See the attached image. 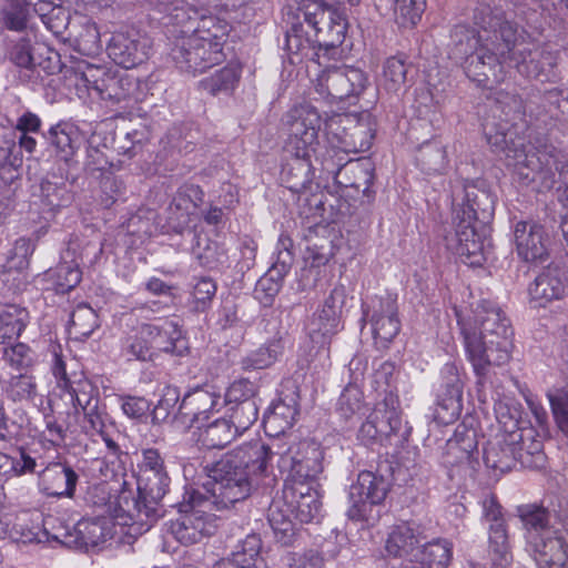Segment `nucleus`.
Segmentation results:
<instances>
[{"label":"nucleus","mask_w":568,"mask_h":568,"mask_svg":"<svg viewBox=\"0 0 568 568\" xmlns=\"http://www.w3.org/2000/svg\"><path fill=\"white\" fill-rule=\"evenodd\" d=\"M474 22L481 31L465 24L456 26L450 33V54L466 59L465 73L478 87L494 89L505 80V54L514 50L518 38L517 24L506 18L503 9L479 4Z\"/></svg>","instance_id":"obj_1"},{"label":"nucleus","mask_w":568,"mask_h":568,"mask_svg":"<svg viewBox=\"0 0 568 568\" xmlns=\"http://www.w3.org/2000/svg\"><path fill=\"white\" fill-rule=\"evenodd\" d=\"M468 361L476 376L478 396L491 384L493 368L510 359L513 329L504 312L491 302H483L474 316L455 310Z\"/></svg>","instance_id":"obj_2"},{"label":"nucleus","mask_w":568,"mask_h":568,"mask_svg":"<svg viewBox=\"0 0 568 568\" xmlns=\"http://www.w3.org/2000/svg\"><path fill=\"white\" fill-rule=\"evenodd\" d=\"M170 477L160 452L155 448L142 450L139 465L138 495L123 491L115 506L118 524L128 526V534L141 536L150 530L160 517L159 504L169 490Z\"/></svg>","instance_id":"obj_3"},{"label":"nucleus","mask_w":568,"mask_h":568,"mask_svg":"<svg viewBox=\"0 0 568 568\" xmlns=\"http://www.w3.org/2000/svg\"><path fill=\"white\" fill-rule=\"evenodd\" d=\"M526 550L538 568H568V540L550 525V511L536 504L518 507Z\"/></svg>","instance_id":"obj_4"},{"label":"nucleus","mask_w":568,"mask_h":568,"mask_svg":"<svg viewBox=\"0 0 568 568\" xmlns=\"http://www.w3.org/2000/svg\"><path fill=\"white\" fill-rule=\"evenodd\" d=\"M255 457L254 453L225 454L210 469L209 476L211 481L204 487L206 494H202V504L205 508H214L216 510H227L235 504L245 500L253 489L263 486V480L258 479H230L225 478L231 474V469L236 468V464L241 465L244 458Z\"/></svg>","instance_id":"obj_5"},{"label":"nucleus","mask_w":568,"mask_h":568,"mask_svg":"<svg viewBox=\"0 0 568 568\" xmlns=\"http://www.w3.org/2000/svg\"><path fill=\"white\" fill-rule=\"evenodd\" d=\"M180 332L172 321L163 320L160 323H143L133 328L121 341V354L128 361L152 362L161 353L181 356L182 349Z\"/></svg>","instance_id":"obj_6"},{"label":"nucleus","mask_w":568,"mask_h":568,"mask_svg":"<svg viewBox=\"0 0 568 568\" xmlns=\"http://www.w3.org/2000/svg\"><path fill=\"white\" fill-rule=\"evenodd\" d=\"M267 446L271 459L277 456L278 468L288 473L286 483H314L323 471L324 452L314 440H302L287 447L280 440H273Z\"/></svg>","instance_id":"obj_7"},{"label":"nucleus","mask_w":568,"mask_h":568,"mask_svg":"<svg viewBox=\"0 0 568 568\" xmlns=\"http://www.w3.org/2000/svg\"><path fill=\"white\" fill-rule=\"evenodd\" d=\"M321 122L322 118L317 109L308 103L290 109L282 119L287 135L285 152L311 155L318 144Z\"/></svg>","instance_id":"obj_8"},{"label":"nucleus","mask_w":568,"mask_h":568,"mask_svg":"<svg viewBox=\"0 0 568 568\" xmlns=\"http://www.w3.org/2000/svg\"><path fill=\"white\" fill-rule=\"evenodd\" d=\"M347 300V290L344 284L337 283L324 297L313 314L308 335L313 344L318 346V351L328 355L332 337L342 328V318Z\"/></svg>","instance_id":"obj_9"},{"label":"nucleus","mask_w":568,"mask_h":568,"mask_svg":"<svg viewBox=\"0 0 568 568\" xmlns=\"http://www.w3.org/2000/svg\"><path fill=\"white\" fill-rule=\"evenodd\" d=\"M305 22L315 32L318 50L327 54L345 39L346 22L338 11L322 0H306L302 7Z\"/></svg>","instance_id":"obj_10"},{"label":"nucleus","mask_w":568,"mask_h":568,"mask_svg":"<svg viewBox=\"0 0 568 568\" xmlns=\"http://www.w3.org/2000/svg\"><path fill=\"white\" fill-rule=\"evenodd\" d=\"M345 153H359L371 149L375 138V122L371 113L335 114L326 122Z\"/></svg>","instance_id":"obj_11"},{"label":"nucleus","mask_w":568,"mask_h":568,"mask_svg":"<svg viewBox=\"0 0 568 568\" xmlns=\"http://www.w3.org/2000/svg\"><path fill=\"white\" fill-rule=\"evenodd\" d=\"M202 493L193 491L190 495L191 508L185 510L170 524V532L176 541L184 546L200 542L202 539L215 534L217 518L209 513L213 508H205L202 504Z\"/></svg>","instance_id":"obj_12"},{"label":"nucleus","mask_w":568,"mask_h":568,"mask_svg":"<svg viewBox=\"0 0 568 568\" xmlns=\"http://www.w3.org/2000/svg\"><path fill=\"white\" fill-rule=\"evenodd\" d=\"M364 71L354 67H334L323 70L315 82V93L333 103L357 98L367 87Z\"/></svg>","instance_id":"obj_13"},{"label":"nucleus","mask_w":568,"mask_h":568,"mask_svg":"<svg viewBox=\"0 0 568 568\" xmlns=\"http://www.w3.org/2000/svg\"><path fill=\"white\" fill-rule=\"evenodd\" d=\"M557 51L546 48L527 50L526 48H520L516 41L514 50L505 54L503 67L505 71L506 67L515 68L525 78L545 83L557 80Z\"/></svg>","instance_id":"obj_14"},{"label":"nucleus","mask_w":568,"mask_h":568,"mask_svg":"<svg viewBox=\"0 0 568 568\" xmlns=\"http://www.w3.org/2000/svg\"><path fill=\"white\" fill-rule=\"evenodd\" d=\"M115 508L112 511L113 524L109 518L82 519L72 529H63L61 532L52 535V538L68 548L90 549L99 547L113 536V528L119 526L122 534L136 538L128 534L129 527L116 523L114 518Z\"/></svg>","instance_id":"obj_15"},{"label":"nucleus","mask_w":568,"mask_h":568,"mask_svg":"<svg viewBox=\"0 0 568 568\" xmlns=\"http://www.w3.org/2000/svg\"><path fill=\"white\" fill-rule=\"evenodd\" d=\"M389 487L384 476L368 470L361 471L356 483L349 487L348 518L356 521L368 520L373 506L384 501Z\"/></svg>","instance_id":"obj_16"},{"label":"nucleus","mask_w":568,"mask_h":568,"mask_svg":"<svg viewBox=\"0 0 568 568\" xmlns=\"http://www.w3.org/2000/svg\"><path fill=\"white\" fill-rule=\"evenodd\" d=\"M363 314L371 324L375 345L387 348L400 331L396 297L389 294L375 296L366 306L363 305Z\"/></svg>","instance_id":"obj_17"},{"label":"nucleus","mask_w":568,"mask_h":568,"mask_svg":"<svg viewBox=\"0 0 568 568\" xmlns=\"http://www.w3.org/2000/svg\"><path fill=\"white\" fill-rule=\"evenodd\" d=\"M454 201V223L463 220L464 224H471L479 230L484 226L489 227L494 217L495 200L488 191L475 184H467L462 195H457Z\"/></svg>","instance_id":"obj_18"},{"label":"nucleus","mask_w":568,"mask_h":568,"mask_svg":"<svg viewBox=\"0 0 568 568\" xmlns=\"http://www.w3.org/2000/svg\"><path fill=\"white\" fill-rule=\"evenodd\" d=\"M323 168L328 173L334 174L335 182L345 189H352L355 192H362V204L371 205L375 200L376 192L372 189L375 174L374 166L368 160H348L343 164L329 166V160L323 161Z\"/></svg>","instance_id":"obj_19"},{"label":"nucleus","mask_w":568,"mask_h":568,"mask_svg":"<svg viewBox=\"0 0 568 568\" xmlns=\"http://www.w3.org/2000/svg\"><path fill=\"white\" fill-rule=\"evenodd\" d=\"M254 453L255 457L244 458L243 463L236 464V468L231 469L227 474L230 479H258L263 480V486L270 487L275 483V476L272 473L271 450L262 440L256 439L236 446L227 454Z\"/></svg>","instance_id":"obj_20"},{"label":"nucleus","mask_w":568,"mask_h":568,"mask_svg":"<svg viewBox=\"0 0 568 568\" xmlns=\"http://www.w3.org/2000/svg\"><path fill=\"white\" fill-rule=\"evenodd\" d=\"M150 40L131 29L116 31L108 43L109 57L124 69H132L148 59Z\"/></svg>","instance_id":"obj_21"},{"label":"nucleus","mask_w":568,"mask_h":568,"mask_svg":"<svg viewBox=\"0 0 568 568\" xmlns=\"http://www.w3.org/2000/svg\"><path fill=\"white\" fill-rule=\"evenodd\" d=\"M518 256L525 262L542 263L548 257L549 237L545 227L535 221H519L514 227Z\"/></svg>","instance_id":"obj_22"},{"label":"nucleus","mask_w":568,"mask_h":568,"mask_svg":"<svg viewBox=\"0 0 568 568\" xmlns=\"http://www.w3.org/2000/svg\"><path fill=\"white\" fill-rule=\"evenodd\" d=\"M444 385L437 396L435 419L444 425L454 423L460 415L463 404V383L455 364L448 363L443 368Z\"/></svg>","instance_id":"obj_23"},{"label":"nucleus","mask_w":568,"mask_h":568,"mask_svg":"<svg viewBox=\"0 0 568 568\" xmlns=\"http://www.w3.org/2000/svg\"><path fill=\"white\" fill-rule=\"evenodd\" d=\"M523 432L516 429L496 435L484 448V462L488 468L506 473L519 464L518 445Z\"/></svg>","instance_id":"obj_24"},{"label":"nucleus","mask_w":568,"mask_h":568,"mask_svg":"<svg viewBox=\"0 0 568 568\" xmlns=\"http://www.w3.org/2000/svg\"><path fill=\"white\" fill-rule=\"evenodd\" d=\"M204 192L195 184H186L179 189L166 209L165 226L169 231L183 234L190 230L191 209L203 202Z\"/></svg>","instance_id":"obj_25"},{"label":"nucleus","mask_w":568,"mask_h":568,"mask_svg":"<svg viewBox=\"0 0 568 568\" xmlns=\"http://www.w3.org/2000/svg\"><path fill=\"white\" fill-rule=\"evenodd\" d=\"M314 483H286L283 489V499L290 511L301 523H310L318 513L321 503Z\"/></svg>","instance_id":"obj_26"},{"label":"nucleus","mask_w":568,"mask_h":568,"mask_svg":"<svg viewBox=\"0 0 568 568\" xmlns=\"http://www.w3.org/2000/svg\"><path fill=\"white\" fill-rule=\"evenodd\" d=\"M79 476L68 464L51 463L39 473V487L47 496L73 497Z\"/></svg>","instance_id":"obj_27"},{"label":"nucleus","mask_w":568,"mask_h":568,"mask_svg":"<svg viewBox=\"0 0 568 568\" xmlns=\"http://www.w3.org/2000/svg\"><path fill=\"white\" fill-rule=\"evenodd\" d=\"M456 236V254L460 256L465 264L470 266H480L484 261V241L488 234L489 227H479L471 224H464V221L454 223Z\"/></svg>","instance_id":"obj_28"},{"label":"nucleus","mask_w":568,"mask_h":568,"mask_svg":"<svg viewBox=\"0 0 568 568\" xmlns=\"http://www.w3.org/2000/svg\"><path fill=\"white\" fill-rule=\"evenodd\" d=\"M565 273L557 266L549 265L529 285L531 301L539 307H545L554 301L561 300L566 294Z\"/></svg>","instance_id":"obj_29"},{"label":"nucleus","mask_w":568,"mask_h":568,"mask_svg":"<svg viewBox=\"0 0 568 568\" xmlns=\"http://www.w3.org/2000/svg\"><path fill=\"white\" fill-rule=\"evenodd\" d=\"M371 416L385 439L392 435L399 436L403 440L407 439L409 429L403 426L399 399L393 392L386 393L384 399L376 404Z\"/></svg>","instance_id":"obj_30"},{"label":"nucleus","mask_w":568,"mask_h":568,"mask_svg":"<svg viewBox=\"0 0 568 568\" xmlns=\"http://www.w3.org/2000/svg\"><path fill=\"white\" fill-rule=\"evenodd\" d=\"M217 402L219 396L203 388L186 393L178 407L182 424L192 427L206 420Z\"/></svg>","instance_id":"obj_31"},{"label":"nucleus","mask_w":568,"mask_h":568,"mask_svg":"<svg viewBox=\"0 0 568 568\" xmlns=\"http://www.w3.org/2000/svg\"><path fill=\"white\" fill-rule=\"evenodd\" d=\"M314 173L311 155L290 154L281 171V182L292 193L303 194L311 190Z\"/></svg>","instance_id":"obj_32"},{"label":"nucleus","mask_w":568,"mask_h":568,"mask_svg":"<svg viewBox=\"0 0 568 568\" xmlns=\"http://www.w3.org/2000/svg\"><path fill=\"white\" fill-rule=\"evenodd\" d=\"M199 37L194 36L187 29H182L174 36L171 42L170 57L178 69L190 74L200 73V58L197 52Z\"/></svg>","instance_id":"obj_33"},{"label":"nucleus","mask_w":568,"mask_h":568,"mask_svg":"<svg viewBox=\"0 0 568 568\" xmlns=\"http://www.w3.org/2000/svg\"><path fill=\"white\" fill-rule=\"evenodd\" d=\"M297 415L298 405L296 397H280L264 414V427L271 436H278L293 427Z\"/></svg>","instance_id":"obj_34"},{"label":"nucleus","mask_w":568,"mask_h":568,"mask_svg":"<svg viewBox=\"0 0 568 568\" xmlns=\"http://www.w3.org/2000/svg\"><path fill=\"white\" fill-rule=\"evenodd\" d=\"M422 541L417 529L408 524L396 526L386 540V551L394 557H409L418 560V545Z\"/></svg>","instance_id":"obj_35"},{"label":"nucleus","mask_w":568,"mask_h":568,"mask_svg":"<svg viewBox=\"0 0 568 568\" xmlns=\"http://www.w3.org/2000/svg\"><path fill=\"white\" fill-rule=\"evenodd\" d=\"M443 465L449 470V477H473L479 466L478 457L469 455L458 446L457 439H448L442 457Z\"/></svg>","instance_id":"obj_36"},{"label":"nucleus","mask_w":568,"mask_h":568,"mask_svg":"<svg viewBox=\"0 0 568 568\" xmlns=\"http://www.w3.org/2000/svg\"><path fill=\"white\" fill-rule=\"evenodd\" d=\"M283 352L284 343L282 337H273L258 348L251 351L243 356L240 361L241 368L244 372L270 368L280 359Z\"/></svg>","instance_id":"obj_37"},{"label":"nucleus","mask_w":568,"mask_h":568,"mask_svg":"<svg viewBox=\"0 0 568 568\" xmlns=\"http://www.w3.org/2000/svg\"><path fill=\"white\" fill-rule=\"evenodd\" d=\"M45 139L55 155L64 162H69L73 158L81 143L78 130L67 124L51 126Z\"/></svg>","instance_id":"obj_38"},{"label":"nucleus","mask_w":568,"mask_h":568,"mask_svg":"<svg viewBox=\"0 0 568 568\" xmlns=\"http://www.w3.org/2000/svg\"><path fill=\"white\" fill-rule=\"evenodd\" d=\"M29 312L17 304L0 305V344L17 339L29 323Z\"/></svg>","instance_id":"obj_39"},{"label":"nucleus","mask_w":568,"mask_h":568,"mask_svg":"<svg viewBox=\"0 0 568 568\" xmlns=\"http://www.w3.org/2000/svg\"><path fill=\"white\" fill-rule=\"evenodd\" d=\"M197 443L206 449H221L229 445L237 434L234 425L226 418H219L202 427L197 426Z\"/></svg>","instance_id":"obj_40"},{"label":"nucleus","mask_w":568,"mask_h":568,"mask_svg":"<svg viewBox=\"0 0 568 568\" xmlns=\"http://www.w3.org/2000/svg\"><path fill=\"white\" fill-rule=\"evenodd\" d=\"M285 48L290 55L291 63H300L303 59L315 60L320 58L318 45L314 40H311L306 36L302 26H293L290 31L286 32V44Z\"/></svg>","instance_id":"obj_41"},{"label":"nucleus","mask_w":568,"mask_h":568,"mask_svg":"<svg viewBox=\"0 0 568 568\" xmlns=\"http://www.w3.org/2000/svg\"><path fill=\"white\" fill-rule=\"evenodd\" d=\"M184 28L194 36L207 39L209 42H220L222 47L231 30L225 20L215 16L201 17L199 20L187 17Z\"/></svg>","instance_id":"obj_42"},{"label":"nucleus","mask_w":568,"mask_h":568,"mask_svg":"<svg viewBox=\"0 0 568 568\" xmlns=\"http://www.w3.org/2000/svg\"><path fill=\"white\" fill-rule=\"evenodd\" d=\"M308 255L306 260L310 265L301 271L297 290L300 292H306L317 287V282L321 280L322 270L321 266H325L332 257L331 250H323L316 245L308 247Z\"/></svg>","instance_id":"obj_43"},{"label":"nucleus","mask_w":568,"mask_h":568,"mask_svg":"<svg viewBox=\"0 0 568 568\" xmlns=\"http://www.w3.org/2000/svg\"><path fill=\"white\" fill-rule=\"evenodd\" d=\"M101 87L98 93L100 99L119 103L129 100L133 95L136 90V82L128 74L111 71Z\"/></svg>","instance_id":"obj_44"},{"label":"nucleus","mask_w":568,"mask_h":568,"mask_svg":"<svg viewBox=\"0 0 568 568\" xmlns=\"http://www.w3.org/2000/svg\"><path fill=\"white\" fill-rule=\"evenodd\" d=\"M489 550L496 568H507L513 561L506 523L489 524Z\"/></svg>","instance_id":"obj_45"},{"label":"nucleus","mask_w":568,"mask_h":568,"mask_svg":"<svg viewBox=\"0 0 568 568\" xmlns=\"http://www.w3.org/2000/svg\"><path fill=\"white\" fill-rule=\"evenodd\" d=\"M241 78V69L234 64H227L223 69L216 71L212 75L200 81V88L216 95L220 93L229 94L233 92Z\"/></svg>","instance_id":"obj_46"},{"label":"nucleus","mask_w":568,"mask_h":568,"mask_svg":"<svg viewBox=\"0 0 568 568\" xmlns=\"http://www.w3.org/2000/svg\"><path fill=\"white\" fill-rule=\"evenodd\" d=\"M99 327V317L95 311L87 305H78L71 314L69 334L78 341L87 339Z\"/></svg>","instance_id":"obj_47"},{"label":"nucleus","mask_w":568,"mask_h":568,"mask_svg":"<svg viewBox=\"0 0 568 568\" xmlns=\"http://www.w3.org/2000/svg\"><path fill=\"white\" fill-rule=\"evenodd\" d=\"M83 416V428L87 434L95 435L103 433L104 429L114 428V424L106 413V406L100 402L98 395L88 397V402L84 404Z\"/></svg>","instance_id":"obj_48"},{"label":"nucleus","mask_w":568,"mask_h":568,"mask_svg":"<svg viewBox=\"0 0 568 568\" xmlns=\"http://www.w3.org/2000/svg\"><path fill=\"white\" fill-rule=\"evenodd\" d=\"M453 555V545L446 539H435L423 545L418 560L427 568H447Z\"/></svg>","instance_id":"obj_49"},{"label":"nucleus","mask_w":568,"mask_h":568,"mask_svg":"<svg viewBox=\"0 0 568 568\" xmlns=\"http://www.w3.org/2000/svg\"><path fill=\"white\" fill-rule=\"evenodd\" d=\"M408 65L397 57L388 58L383 67L381 85L390 93L405 92L407 89Z\"/></svg>","instance_id":"obj_50"},{"label":"nucleus","mask_w":568,"mask_h":568,"mask_svg":"<svg viewBox=\"0 0 568 568\" xmlns=\"http://www.w3.org/2000/svg\"><path fill=\"white\" fill-rule=\"evenodd\" d=\"M523 440L518 445L519 464L525 468H541L545 465L546 456L542 452V443L536 439L532 429H520Z\"/></svg>","instance_id":"obj_51"},{"label":"nucleus","mask_w":568,"mask_h":568,"mask_svg":"<svg viewBox=\"0 0 568 568\" xmlns=\"http://www.w3.org/2000/svg\"><path fill=\"white\" fill-rule=\"evenodd\" d=\"M8 59L17 68L28 72L27 78L31 80L40 63H37L33 55V47L30 38L20 37L19 39L11 42L8 49Z\"/></svg>","instance_id":"obj_52"},{"label":"nucleus","mask_w":568,"mask_h":568,"mask_svg":"<svg viewBox=\"0 0 568 568\" xmlns=\"http://www.w3.org/2000/svg\"><path fill=\"white\" fill-rule=\"evenodd\" d=\"M293 241L286 235L282 234L276 245V258L268 270V278L262 280L260 283L264 285L266 281L278 282L282 281L290 272L294 263V254L292 252Z\"/></svg>","instance_id":"obj_53"},{"label":"nucleus","mask_w":568,"mask_h":568,"mask_svg":"<svg viewBox=\"0 0 568 568\" xmlns=\"http://www.w3.org/2000/svg\"><path fill=\"white\" fill-rule=\"evenodd\" d=\"M32 0H4L0 21L9 30L23 31L30 17Z\"/></svg>","instance_id":"obj_54"},{"label":"nucleus","mask_w":568,"mask_h":568,"mask_svg":"<svg viewBox=\"0 0 568 568\" xmlns=\"http://www.w3.org/2000/svg\"><path fill=\"white\" fill-rule=\"evenodd\" d=\"M194 240L195 244L192 246V254L197 262L209 270L217 268L225 256L219 243L201 234H194Z\"/></svg>","instance_id":"obj_55"},{"label":"nucleus","mask_w":568,"mask_h":568,"mask_svg":"<svg viewBox=\"0 0 568 568\" xmlns=\"http://www.w3.org/2000/svg\"><path fill=\"white\" fill-rule=\"evenodd\" d=\"M558 152L559 151L556 149H552V151L549 152L548 158L542 160L540 155L532 152V148L515 150L514 165L520 175L528 179L529 172H537L544 168L551 171L554 169L551 155H556Z\"/></svg>","instance_id":"obj_56"},{"label":"nucleus","mask_w":568,"mask_h":568,"mask_svg":"<svg viewBox=\"0 0 568 568\" xmlns=\"http://www.w3.org/2000/svg\"><path fill=\"white\" fill-rule=\"evenodd\" d=\"M417 161L428 174L442 173L448 164L446 149L436 141L426 142L419 148Z\"/></svg>","instance_id":"obj_57"},{"label":"nucleus","mask_w":568,"mask_h":568,"mask_svg":"<svg viewBox=\"0 0 568 568\" xmlns=\"http://www.w3.org/2000/svg\"><path fill=\"white\" fill-rule=\"evenodd\" d=\"M180 400V390L176 386H165L162 396L152 410V422L161 424L173 419H181L178 413V403Z\"/></svg>","instance_id":"obj_58"},{"label":"nucleus","mask_w":568,"mask_h":568,"mask_svg":"<svg viewBox=\"0 0 568 568\" xmlns=\"http://www.w3.org/2000/svg\"><path fill=\"white\" fill-rule=\"evenodd\" d=\"M546 396L557 427L568 437V385L554 387L547 392Z\"/></svg>","instance_id":"obj_59"},{"label":"nucleus","mask_w":568,"mask_h":568,"mask_svg":"<svg viewBox=\"0 0 568 568\" xmlns=\"http://www.w3.org/2000/svg\"><path fill=\"white\" fill-rule=\"evenodd\" d=\"M426 0H395L394 14L396 23L402 28H412L422 19Z\"/></svg>","instance_id":"obj_60"},{"label":"nucleus","mask_w":568,"mask_h":568,"mask_svg":"<svg viewBox=\"0 0 568 568\" xmlns=\"http://www.w3.org/2000/svg\"><path fill=\"white\" fill-rule=\"evenodd\" d=\"M496 108L505 115V121L516 123L524 121L526 108L520 95L506 91H498L495 98Z\"/></svg>","instance_id":"obj_61"},{"label":"nucleus","mask_w":568,"mask_h":568,"mask_svg":"<svg viewBox=\"0 0 568 568\" xmlns=\"http://www.w3.org/2000/svg\"><path fill=\"white\" fill-rule=\"evenodd\" d=\"M229 422L234 425L237 434L247 430L258 418L257 400H246L241 404L230 405Z\"/></svg>","instance_id":"obj_62"},{"label":"nucleus","mask_w":568,"mask_h":568,"mask_svg":"<svg viewBox=\"0 0 568 568\" xmlns=\"http://www.w3.org/2000/svg\"><path fill=\"white\" fill-rule=\"evenodd\" d=\"M6 393L13 402L32 400L37 395V383L27 373L12 376L6 387Z\"/></svg>","instance_id":"obj_63"},{"label":"nucleus","mask_w":568,"mask_h":568,"mask_svg":"<svg viewBox=\"0 0 568 568\" xmlns=\"http://www.w3.org/2000/svg\"><path fill=\"white\" fill-rule=\"evenodd\" d=\"M34 11L39 13L42 22L54 34H61L69 22V13L59 6H52L51 2H42L38 8L34 4Z\"/></svg>","instance_id":"obj_64"}]
</instances>
